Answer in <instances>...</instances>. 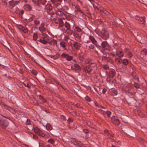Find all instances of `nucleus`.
Wrapping results in <instances>:
<instances>
[{"instance_id":"obj_1","label":"nucleus","mask_w":147,"mask_h":147,"mask_svg":"<svg viewBox=\"0 0 147 147\" xmlns=\"http://www.w3.org/2000/svg\"><path fill=\"white\" fill-rule=\"evenodd\" d=\"M95 65V64L91 63L84 67V71L86 73L90 74L92 70V68Z\"/></svg>"},{"instance_id":"obj_2","label":"nucleus","mask_w":147,"mask_h":147,"mask_svg":"<svg viewBox=\"0 0 147 147\" xmlns=\"http://www.w3.org/2000/svg\"><path fill=\"white\" fill-rule=\"evenodd\" d=\"M33 129H34V132L38 134L39 136L42 137H45V134L38 127H36L34 128L33 127Z\"/></svg>"},{"instance_id":"obj_3","label":"nucleus","mask_w":147,"mask_h":147,"mask_svg":"<svg viewBox=\"0 0 147 147\" xmlns=\"http://www.w3.org/2000/svg\"><path fill=\"white\" fill-rule=\"evenodd\" d=\"M9 122L6 120L0 119V126L3 129H5L8 125Z\"/></svg>"},{"instance_id":"obj_4","label":"nucleus","mask_w":147,"mask_h":147,"mask_svg":"<svg viewBox=\"0 0 147 147\" xmlns=\"http://www.w3.org/2000/svg\"><path fill=\"white\" fill-rule=\"evenodd\" d=\"M20 0H12L10 1L9 3V5L11 7H14L18 4Z\"/></svg>"},{"instance_id":"obj_5","label":"nucleus","mask_w":147,"mask_h":147,"mask_svg":"<svg viewBox=\"0 0 147 147\" xmlns=\"http://www.w3.org/2000/svg\"><path fill=\"white\" fill-rule=\"evenodd\" d=\"M45 9H46L48 13L51 14L53 13L52 11V7L51 5L47 4L45 6Z\"/></svg>"},{"instance_id":"obj_6","label":"nucleus","mask_w":147,"mask_h":147,"mask_svg":"<svg viewBox=\"0 0 147 147\" xmlns=\"http://www.w3.org/2000/svg\"><path fill=\"white\" fill-rule=\"evenodd\" d=\"M56 14L57 16L63 19L65 18L66 17L65 15L60 10H57Z\"/></svg>"},{"instance_id":"obj_7","label":"nucleus","mask_w":147,"mask_h":147,"mask_svg":"<svg viewBox=\"0 0 147 147\" xmlns=\"http://www.w3.org/2000/svg\"><path fill=\"white\" fill-rule=\"evenodd\" d=\"M65 27L66 28L67 30L70 31L71 32V33L70 34H72V31L71 30V25L68 22L66 21L64 24V25Z\"/></svg>"},{"instance_id":"obj_8","label":"nucleus","mask_w":147,"mask_h":147,"mask_svg":"<svg viewBox=\"0 0 147 147\" xmlns=\"http://www.w3.org/2000/svg\"><path fill=\"white\" fill-rule=\"evenodd\" d=\"M111 121L113 123L117 125H119L120 123L119 120L115 116L111 117Z\"/></svg>"},{"instance_id":"obj_9","label":"nucleus","mask_w":147,"mask_h":147,"mask_svg":"<svg viewBox=\"0 0 147 147\" xmlns=\"http://www.w3.org/2000/svg\"><path fill=\"white\" fill-rule=\"evenodd\" d=\"M62 57L66 58V60L68 61H70L71 60L73 59V57L71 56H69V55L65 54L63 53L61 55Z\"/></svg>"},{"instance_id":"obj_10","label":"nucleus","mask_w":147,"mask_h":147,"mask_svg":"<svg viewBox=\"0 0 147 147\" xmlns=\"http://www.w3.org/2000/svg\"><path fill=\"white\" fill-rule=\"evenodd\" d=\"M74 6L75 7V12L78 11L81 13L82 16L85 15L84 13L81 10L80 6L78 5H77L76 6L74 5Z\"/></svg>"},{"instance_id":"obj_11","label":"nucleus","mask_w":147,"mask_h":147,"mask_svg":"<svg viewBox=\"0 0 147 147\" xmlns=\"http://www.w3.org/2000/svg\"><path fill=\"white\" fill-rule=\"evenodd\" d=\"M102 35L104 37L103 38L105 39H107L109 37L108 32L105 30H102Z\"/></svg>"},{"instance_id":"obj_12","label":"nucleus","mask_w":147,"mask_h":147,"mask_svg":"<svg viewBox=\"0 0 147 147\" xmlns=\"http://www.w3.org/2000/svg\"><path fill=\"white\" fill-rule=\"evenodd\" d=\"M142 24H144L145 22V17H138L136 18Z\"/></svg>"},{"instance_id":"obj_13","label":"nucleus","mask_w":147,"mask_h":147,"mask_svg":"<svg viewBox=\"0 0 147 147\" xmlns=\"http://www.w3.org/2000/svg\"><path fill=\"white\" fill-rule=\"evenodd\" d=\"M47 36V35H46L45 36H43L42 37V39H40L39 40H38V41L44 45L47 44V41L45 39Z\"/></svg>"},{"instance_id":"obj_14","label":"nucleus","mask_w":147,"mask_h":147,"mask_svg":"<svg viewBox=\"0 0 147 147\" xmlns=\"http://www.w3.org/2000/svg\"><path fill=\"white\" fill-rule=\"evenodd\" d=\"M147 54V51L146 49H143L141 52L140 57H143L144 56L146 55Z\"/></svg>"},{"instance_id":"obj_15","label":"nucleus","mask_w":147,"mask_h":147,"mask_svg":"<svg viewBox=\"0 0 147 147\" xmlns=\"http://www.w3.org/2000/svg\"><path fill=\"white\" fill-rule=\"evenodd\" d=\"M60 56V54L59 53H57L55 55H48V56L50 57L51 58L53 59H57Z\"/></svg>"},{"instance_id":"obj_16","label":"nucleus","mask_w":147,"mask_h":147,"mask_svg":"<svg viewBox=\"0 0 147 147\" xmlns=\"http://www.w3.org/2000/svg\"><path fill=\"white\" fill-rule=\"evenodd\" d=\"M102 114H103L104 115H107L108 117H109L111 115V112L108 111H105L102 110Z\"/></svg>"},{"instance_id":"obj_17","label":"nucleus","mask_w":147,"mask_h":147,"mask_svg":"<svg viewBox=\"0 0 147 147\" xmlns=\"http://www.w3.org/2000/svg\"><path fill=\"white\" fill-rule=\"evenodd\" d=\"M116 55L118 56L120 59L123 57L124 56L123 54L122 51H120L119 52L116 51Z\"/></svg>"},{"instance_id":"obj_18","label":"nucleus","mask_w":147,"mask_h":147,"mask_svg":"<svg viewBox=\"0 0 147 147\" xmlns=\"http://www.w3.org/2000/svg\"><path fill=\"white\" fill-rule=\"evenodd\" d=\"M48 43L50 45H53L54 46L55 45H57V41L54 39H52L50 40V41L48 42Z\"/></svg>"},{"instance_id":"obj_19","label":"nucleus","mask_w":147,"mask_h":147,"mask_svg":"<svg viewBox=\"0 0 147 147\" xmlns=\"http://www.w3.org/2000/svg\"><path fill=\"white\" fill-rule=\"evenodd\" d=\"M89 38L94 44L96 45L97 41L95 39L93 36H89Z\"/></svg>"},{"instance_id":"obj_20","label":"nucleus","mask_w":147,"mask_h":147,"mask_svg":"<svg viewBox=\"0 0 147 147\" xmlns=\"http://www.w3.org/2000/svg\"><path fill=\"white\" fill-rule=\"evenodd\" d=\"M24 7L25 10L27 11L30 10L32 8L31 6L28 4L25 5L24 6Z\"/></svg>"},{"instance_id":"obj_21","label":"nucleus","mask_w":147,"mask_h":147,"mask_svg":"<svg viewBox=\"0 0 147 147\" xmlns=\"http://www.w3.org/2000/svg\"><path fill=\"white\" fill-rule=\"evenodd\" d=\"M58 21L59 27H62L64 25V24L63 23V20L61 18H59L58 19Z\"/></svg>"},{"instance_id":"obj_22","label":"nucleus","mask_w":147,"mask_h":147,"mask_svg":"<svg viewBox=\"0 0 147 147\" xmlns=\"http://www.w3.org/2000/svg\"><path fill=\"white\" fill-rule=\"evenodd\" d=\"M54 7L56 8L57 10H60L61 9H62L61 5V4L60 3H57L56 4H55V5H54Z\"/></svg>"},{"instance_id":"obj_23","label":"nucleus","mask_w":147,"mask_h":147,"mask_svg":"<svg viewBox=\"0 0 147 147\" xmlns=\"http://www.w3.org/2000/svg\"><path fill=\"white\" fill-rule=\"evenodd\" d=\"M67 43L64 41H62L60 43V45L62 48H64L65 50L67 49H66L65 47L66 46Z\"/></svg>"},{"instance_id":"obj_24","label":"nucleus","mask_w":147,"mask_h":147,"mask_svg":"<svg viewBox=\"0 0 147 147\" xmlns=\"http://www.w3.org/2000/svg\"><path fill=\"white\" fill-rule=\"evenodd\" d=\"M69 9V8L67 6L64 5L63 7H62V10L65 11L66 13H67V11H68Z\"/></svg>"},{"instance_id":"obj_25","label":"nucleus","mask_w":147,"mask_h":147,"mask_svg":"<svg viewBox=\"0 0 147 147\" xmlns=\"http://www.w3.org/2000/svg\"><path fill=\"white\" fill-rule=\"evenodd\" d=\"M73 45L75 49H79L80 46L78 42H74Z\"/></svg>"},{"instance_id":"obj_26","label":"nucleus","mask_w":147,"mask_h":147,"mask_svg":"<svg viewBox=\"0 0 147 147\" xmlns=\"http://www.w3.org/2000/svg\"><path fill=\"white\" fill-rule=\"evenodd\" d=\"M121 60L122 61L123 63L125 65H127L128 63V60L126 59H121Z\"/></svg>"},{"instance_id":"obj_27","label":"nucleus","mask_w":147,"mask_h":147,"mask_svg":"<svg viewBox=\"0 0 147 147\" xmlns=\"http://www.w3.org/2000/svg\"><path fill=\"white\" fill-rule=\"evenodd\" d=\"M40 3L43 5H45L47 2V0H37V2Z\"/></svg>"},{"instance_id":"obj_28","label":"nucleus","mask_w":147,"mask_h":147,"mask_svg":"<svg viewBox=\"0 0 147 147\" xmlns=\"http://www.w3.org/2000/svg\"><path fill=\"white\" fill-rule=\"evenodd\" d=\"M102 59L103 60H105L107 61H110L111 60V58L105 56H102Z\"/></svg>"},{"instance_id":"obj_29","label":"nucleus","mask_w":147,"mask_h":147,"mask_svg":"<svg viewBox=\"0 0 147 147\" xmlns=\"http://www.w3.org/2000/svg\"><path fill=\"white\" fill-rule=\"evenodd\" d=\"M46 128L47 130H51L52 129V127L49 123H47L46 125Z\"/></svg>"},{"instance_id":"obj_30","label":"nucleus","mask_w":147,"mask_h":147,"mask_svg":"<svg viewBox=\"0 0 147 147\" xmlns=\"http://www.w3.org/2000/svg\"><path fill=\"white\" fill-rule=\"evenodd\" d=\"M8 110L13 114L16 113L15 109L13 107H10Z\"/></svg>"},{"instance_id":"obj_31","label":"nucleus","mask_w":147,"mask_h":147,"mask_svg":"<svg viewBox=\"0 0 147 147\" xmlns=\"http://www.w3.org/2000/svg\"><path fill=\"white\" fill-rule=\"evenodd\" d=\"M108 46V44L107 42L103 41L102 42V46L103 48L106 47H107Z\"/></svg>"},{"instance_id":"obj_32","label":"nucleus","mask_w":147,"mask_h":147,"mask_svg":"<svg viewBox=\"0 0 147 147\" xmlns=\"http://www.w3.org/2000/svg\"><path fill=\"white\" fill-rule=\"evenodd\" d=\"M75 29L76 31L79 32H81L82 30L78 26H76L75 27Z\"/></svg>"},{"instance_id":"obj_33","label":"nucleus","mask_w":147,"mask_h":147,"mask_svg":"<svg viewBox=\"0 0 147 147\" xmlns=\"http://www.w3.org/2000/svg\"><path fill=\"white\" fill-rule=\"evenodd\" d=\"M38 37L37 34L36 33H34L33 35V40L34 41H36L38 38Z\"/></svg>"},{"instance_id":"obj_34","label":"nucleus","mask_w":147,"mask_h":147,"mask_svg":"<svg viewBox=\"0 0 147 147\" xmlns=\"http://www.w3.org/2000/svg\"><path fill=\"white\" fill-rule=\"evenodd\" d=\"M86 47L88 50L93 49L94 48V45H90L89 46H86Z\"/></svg>"},{"instance_id":"obj_35","label":"nucleus","mask_w":147,"mask_h":147,"mask_svg":"<svg viewBox=\"0 0 147 147\" xmlns=\"http://www.w3.org/2000/svg\"><path fill=\"white\" fill-rule=\"evenodd\" d=\"M74 67L76 68V70H80V67L78 64H74Z\"/></svg>"},{"instance_id":"obj_36","label":"nucleus","mask_w":147,"mask_h":147,"mask_svg":"<svg viewBox=\"0 0 147 147\" xmlns=\"http://www.w3.org/2000/svg\"><path fill=\"white\" fill-rule=\"evenodd\" d=\"M48 142L52 144H53L55 143V141L53 139L51 138L48 140Z\"/></svg>"},{"instance_id":"obj_37","label":"nucleus","mask_w":147,"mask_h":147,"mask_svg":"<svg viewBox=\"0 0 147 147\" xmlns=\"http://www.w3.org/2000/svg\"><path fill=\"white\" fill-rule=\"evenodd\" d=\"M38 29L42 33H43L46 31V29L45 28H39Z\"/></svg>"},{"instance_id":"obj_38","label":"nucleus","mask_w":147,"mask_h":147,"mask_svg":"<svg viewBox=\"0 0 147 147\" xmlns=\"http://www.w3.org/2000/svg\"><path fill=\"white\" fill-rule=\"evenodd\" d=\"M132 76L135 79H137L138 81H139V79L138 78V77L136 76V74L134 72H133L132 74Z\"/></svg>"},{"instance_id":"obj_39","label":"nucleus","mask_w":147,"mask_h":147,"mask_svg":"<svg viewBox=\"0 0 147 147\" xmlns=\"http://www.w3.org/2000/svg\"><path fill=\"white\" fill-rule=\"evenodd\" d=\"M22 31H23L24 33L26 34L28 32L27 29L25 27L22 30Z\"/></svg>"},{"instance_id":"obj_40","label":"nucleus","mask_w":147,"mask_h":147,"mask_svg":"<svg viewBox=\"0 0 147 147\" xmlns=\"http://www.w3.org/2000/svg\"><path fill=\"white\" fill-rule=\"evenodd\" d=\"M74 144L75 145H77L78 147H83L82 145V144H80L79 142H77L76 141L75 142Z\"/></svg>"},{"instance_id":"obj_41","label":"nucleus","mask_w":147,"mask_h":147,"mask_svg":"<svg viewBox=\"0 0 147 147\" xmlns=\"http://www.w3.org/2000/svg\"><path fill=\"white\" fill-rule=\"evenodd\" d=\"M31 71L32 74L36 76L37 74V72L36 70H35L33 69L32 71Z\"/></svg>"},{"instance_id":"obj_42","label":"nucleus","mask_w":147,"mask_h":147,"mask_svg":"<svg viewBox=\"0 0 147 147\" xmlns=\"http://www.w3.org/2000/svg\"><path fill=\"white\" fill-rule=\"evenodd\" d=\"M74 120L72 119L71 118H69L67 120V122L68 123L70 124V123L72 122Z\"/></svg>"},{"instance_id":"obj_43","label":"nucleus","mask_w":147,"mask_h":147,"mask_svg":"<svg viewBox=\"0 0 147 147\" xmlns=\"http://www.w3.org/2000/svg\"><path fill=\"white\" fill-rule=\"evenodd\" d=\"M121 59L120 58H116L115 59V61L116 62H118L120 64L121 63H122V62L121 61Z\"/></svg>"},{"instance_id":"obj_44","label":"nucleus","mask_w":147,"mask_h":147,"mask_svg":"<svg viewBox=\"0 0 147 147\" xmlns=\"http://www.w3.org/2000/svg\"><path fill=\"white\" fill-rule=\"evenodd\" d=\"M103 68L105 69H109V67L108 65L107 64L103 65Z\"/></svg>"},{"instance_id":"obj_45","label":"nucleus","mask_w":147,"mask_h":147,"mask_svg":"<svg viewBox=\"0 0 147 147\" xmlns=\"http://www.w3.org/2000/svg\"><path fill=\"white\" fill-rule=\"evenodd\" d=\"M127 55L128 57L130 58H131L132 57L133 55L131 53L129 52L127 54Z\"/></svg>"},{"instance_id":"obj_46","label":"nucleus","mask_w":147,"mask_h":147,"mask_svg":"<svg viewBox=\"0 0 147 147\" xmlns=\"http://www.w3.org/2000/svg\"><path fill=\"white\" fill-rule=\"evenodd\" d=\"M23 84L25 87H27L29 88H30V86L29 85V84L28 83H26L23 82Z\"/></svg>"},{"instance_id":"obj_47","label":"nucleus","mask_w":147,"mask_h":147,"mask_svg":"<svg viewBox=\"0 0 147 147\" xmlns=\"http://www.w3.org/2000/svg\"><path fill=\"white\" fill-rule=\"evenodd\" d=\"M85 99L86 100L89 102H90L91 100L90 98L88 96H86L85 97Z\"/></svg>"},{"instance_id":"obj_48","label":"nucleus","mask_w":147,"mask_h":147,"mask_svg":"<svg viewBox=\"0 0 147 147\" xmlns=\"http://www.w3.org/2000/svg\"><path fill=\"white\" fill-rule=\"evenodd\" d=\"M134 86L135 88H139V85L136 83H135L134 84Z\"/></svg>"},{"instance_id":"obj_49","label":"nucleus","mask_w":147,"mask_h":147,"mask_svg":"<svg viewBox=\"0 0 147 147\" xmlns=\"http://www.w3.org/2000/svg\"><path fill=\"white\" fill-rule=\"evenodd\" d=\"M24 27L21 25H18V28L21 31H22V30L24 28Z\"/></svg>"},{"instance_id":"obj_50","label":"nucleus","mask_w":147,"mask_h":147,"mask_svg":"<svg viewBox=\"0 0 147 147\" xmlns=\"http://www.w3.org/2000/svg\"><path fill=\"white\" fill-rule=\"evenodd\" d=\"M102 12L106 15H108L109 14V12H107L106 10H103L102 11Z\"/></svg>"},{"instance_id":"obj_51","label":"nucleus","mask_w":147,"mask_h":147,"mask_svg":"<svg viewBox=\"0 0 147 147\" xmlns=\"http://www.w3.org/2000/svg\"><path fill=\"white\" fill-rule=\"evenodd\" d=\"M26 125H30L31 124L30 120L29 119H27V121L26 122Z\"/></svg>"},{"instance_id":"obj_52","label":"nucleus","mask_w":147,"mask_h":147,"mask_svg":"<svg viewBox=\"0 0 147 147\" xmlns=\"http://www.w3.org/2000/svg\"><path fill=\"white\" fill-rule=\"evenodd\" d=\"M51 1L52 3L53 4L54 6L57 3H56L57 0H51Z\"/></svg>"},{"instance_id":"obj_53","label":"nucleus","mask_w":147,"mask_h":147,"mask_svg":"<svg viewBox=\"0 0 147 147\" xmlns=\"http://www.w3.org/2000/svg\"><path fill=\"white\" fill-rule=\"evenodd\" d=\"M77 108H82V107L80 106V104L78 103H77L76 104L74 105Z\"/></svg>"},{"instance_id":"obj_54","label":"nucleus","mask_w":147,"mask_h":147,"mask_svg":"<svg viewBox=\"0 0 147 147\" xmlns=\"http://www.w3.org/2000/svg\"><path fill=\"white\" fill-rule=\"evenodd\" d=\"M32 138L34 139L35 140H38V137L37 136L34 134H33Z\"/></svg>"},{"instance_id":"obj_55","label":"nucleus","mask_w":147,"mask_h":147,"mask_svg":"<svg viewBox=\"0 0 147 147\" xmlns=\"http://www.w3.org/2000/svg\"><path fill=\"white\" fill-rule=\"evenodd\" d=\"M4 107H5V108L6 109H7L9 110V108H10V107L9 106H8L5 105L4 104L3 105Z\"/></svg>"},{"instance_id":"obj_56","label":"nucleus","mask_w":147,"mask_h":147,"mask_svg":"<svg viewBox=\"0 0 147 147\" xmlns=\"http://www.w3.org/2000/svg\"><path fill=\"white\" fill-rule=\"evenodd\" d=\"M46 40L47 41V43H48V42L50 41L51 40L49 39V37L47 35V37L46 38Z\"/></svg>"},{"instance_id":"obj_57","label":"nucleus","mask_w":147,"mask_h":147,"mask_svg":"<svg viewBox=\"0 0 147 147\" xmlns=\"http://www.w3.org/2000/svg\"><path fill=\"white\" fill-rule=\"evenodd\" d=\"M61 119L63 121H66L65 117L63 115H61Z\"/></svg>"},{"instance_id":"obj_58","label":"nucleus","mask_w":147,"mask_h":147,"mask_svg":"<svg viewBox=\"0 0 147 147\" xmlns=\"http://www.w3.org/2000/svg\"><path fill=\"white\" fill-rule=\"evenodd\" d=\"M34 23L36 25H38L40 24V21L37 20L34 21Z\"/></svg>"},{"instance_id":"obj_59","label":"nucleus","mask_w":147,"mask_h":147,"mask_svg":"<svg viewBox=\"0 0 147 147\" xmlns=\"http://www.w3.org/2000/svg\"><path fill=\"white\" fill-rule=\"evenodd\" d=\"M51 81H52L53 83H56V84L58 83V82L56 80H55L54 79H52Z\"/></svg>"},{"instance_id":"obj_60","label":"nucleus","mask_w":147,"mask_h":147,"mask_svg":"<svg viewBox=\"0 0 147 147\" xmlns=\"http://www.w3.org/2000/svg\"><path fill=\"white\" fill-rule=\"evenodd\" d=\"M45 26L44 23H42L41 24L39 28H44V26Z\"/></svg>"},{"instance_id":"obj_61","label":"nucleus","mask_w":147,"mask_h":147,"mask_svg":"<svg viewBox=\"0 0 147 147\" xmlns=\"http://www.w3.org/2000/svg\"><path fill=\"white\" fill-rule=\"evenodd\" d=\"M83 131L85 133H88L89 132L88 130L87 129H84Z\"/></svg>"},{"instance_id":"obj_62","label":"nucleus","mask_w":147,"mask_h":147,"mask_svg":"<svg viewBox=\"0 0 147 147\" xmlns=\"http://www.w3.org/2000/svg\"><path fill=\"white\" fill-rule=\"evenodd\" d=\"M78 59L81 62H82L83 61V60L84 59V58H83V57H79Z\"/></svg>"},{"instance_id":"obj_63","label":"nucleus","mask_w":147,"mask_h":147,"mask_svg":"<svg viewBox=\"0 0 147 147\" xmlns=\"http://www.w3.org/2000/svg\"><path fill=\"white\" fill-rule=\"evenodd\" d=\"M42 102L43 103H46V100L44 98H43L41 100Z\"/></svg>"},{"instance_id":"obj_64","label":"nucleus","mask_w":147,"mask_h":147,"mask_svg":"<svg viewBox=\"0 0 147 147\" xmlns=\"http://www.w3.org/2000/svg\"><path fill=\"white\" fill-rule=\"evenodd\" d=\"M24 13V11L23 10H22L19 12V14L21 15H22Z\"/></svg>"}]
</instances>
